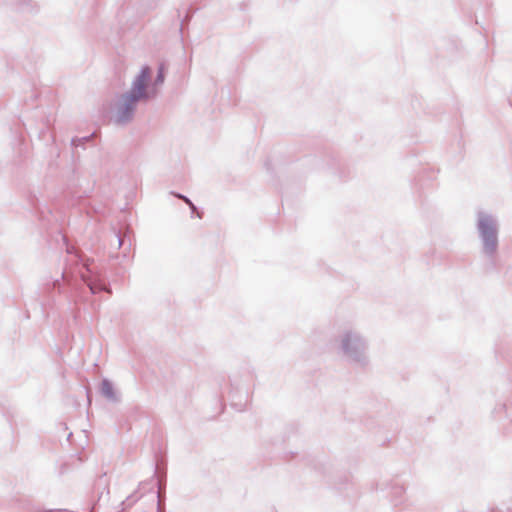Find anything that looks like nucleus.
<instances>
[{"instance_id": "obj_1", "label": "nucleus", "mask_w": 512, "mask_h": 512, "mask_svg": "<svg viewBox=\"0 0 512 512\" xmlns=\"http://www.w3.org/2000/svg\"><path fill=\"white\" fill-rule=\"evenodd\" d=\"M150 79V69L145 67L134 82L131 92L124 97V104L130 108L136 101L146 96L145 90Z\"/></svg>"}, {"instance_id": "obj_2", "label": "nucleus", "mask_w": 512, "mask_h": 512, "mask_svg": "<svg viewBox=\"0 0 512 512\" xmlns=\"http://www.w3.org/2000/svg\"><path fill=\"white\" fill-rule=\"evenodd\" d=\"M486 249L490 252H493L496 247V238L494 233L492 232L491 235H488L485 241Z\"/></svg>"}]
</instances>
